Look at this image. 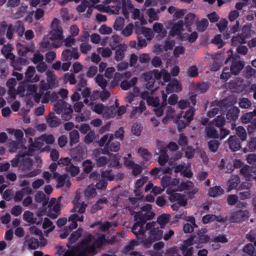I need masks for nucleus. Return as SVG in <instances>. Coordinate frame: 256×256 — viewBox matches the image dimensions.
Instances as JSON below:
<instances>
[{
	"mask_svg": "<svg viewBox=\"0 0 256 256\" xmlns=\"http://www.w3.org/2000/svg\"><path fill=\"white\" fill-rule=\"evenodd\" d=\"M98 52L100 53L102 56L104 58H108L112 54V50L111 49L108 48H98L97 49Z\"/></svg>",
	"mask_w": 256,
	"mask_h": 256,
	"instance_id": "obj_64",
	"label": "nucleus"
},
{
	"mask_svg": "<svg viewBox=\"0 0 256 256\" xmlns=\"http://www.w3.org/2000/svg\"><path fill=\"white\" fill-rule=\"evenodd\" d=\"M176 191H186L187 192L188 194L191 196L197 193L198 191V188L196 187L192 182L190 181H187L185 182H182L180 186H178Z\"/></svg>",
	"mask_w": 256,
	"mask_h": 256,
	"instance_id": "obj_19",
	"label": "nucleus"
},
{
	"mask_svg": "<svg viewBox=\"0 0 256 256\" xmlns=\"http://www.w3.org/2000/svg\"><path fill=\"white\" fill-rule=\"evenodd\" d=\"M202 247L200 243L196 244V240L190 238L183 242L179 247L182 256H192L194 253V248H199Z\"/></svg>",
	"mask_w": 256,
	"mask_h": 256,
	"instance_id": "obj_12",
	"label": "nucleus"
},
{
	"mask_svg": "<svg viewBox=\"0 0 256 256\" xmlns=\"http://www.w3.org/2000/svg\"><path fill=\"white\" fill-rule=\"evenodd\" d=\"M206 134L208 137L210 138H218L219 135L218 134L216 129L210 126H208L206 130Z\"/></svg>",
	"mask_w": 256,
	"mask_h": 256,
	"instance_id": "obj_58",
	"label": "nucleus"
},
{
	"mask_svg": "<svg viewBox=\"0 0 256 256\" xmlns=\"http://www.w3.org/2000/svg\"><path fill=\"white\" fill-rule=\"evenodd\" d=\"M177 192L171 187L168 188L166 190L170 201L174 202L171 206L174 210H178L179 206H184L187 204L188 200L185 196L178 193Z\"/></svg>",
	"mask_w": 256,
	"mask_h": 256,
	"instance_id": "obj_10",
	"label": "nucleus"
},
{
	"mask_svg": "<svg viewBox=\"0 0 256 256\" xmlns=\"http://www.w3.org/2000/svg\"><path fill=\"white\" fill-rule=\"evenodd\" d=\"M60 206L61 204L60 200L54 198H52L48 204L50 210L54 212H57L60 210Z\"/></svg>",
	"mask_w": 256,
	"mask_h": 256,
	"instance_id": "obj_46",
	"label": "nucleus"
},
{
	"mask_svg": "<svg viewBox=\"0 0 256 256\" xmlns=\"http://www.w3.org/2000/svg\"><path fill=\"white\" fill-rule=\"evenodd\" d=\"M240 179L236 176H233L228 182V190L230 192L231 190L236 188L238 190L243 189V185H239Z\"/></svg>",
	"mask_w": 256,
	"mask_h": 256,
	"instance_id": "obj_28",
	"label": "nucleus"
},
{
	"mask_svg": "<svg viewBox=\"0 0 256 256\" xmlns=\"http://www.w3.org/2000/svg\"><path fill=\"white\" fill-rule=\"evenodd\" d=\"M160 146L162 148L159 147V149L160 150L162 154H160L158 162L162 166L164 165L166 162L168 161V156L166 154L165 152L166 147L164 146V144L161 143Z\"/></svg>",
	"mask_w": 256,
	"mask_h": 256,
	"instance_id": "obj_48",
	"label": "nucleus"
},
{
	"mask_svg": "<svg viewBox=\"0 0 256 256\" xmlns=\"http://www.w3.org/2000/svg\"><path fill=\"white\" fill-rule=\"evenodd\" d=\"M96 82L102 88H106L107 82L101 74H98L94 78Z\"/></svg>",
	"mask_w": 256,
	"mask_h": 256,
	"instance_id": "obj_63",
	"label": "nucleus"
},
{
	"mask_svg": "<svg viewBox=\"0 0 256 256\" xmlns=\"http://www.w3.org/2000/svg\"><path fill=\"white\" fill-rule=\"evenodd\" d=\"M27 92L28 94L34 95L35 100L37 102H39L40 99L43 94V92L40 90V92H37V89L35 84H29L27 88Z\"/></svg>",
	"mask_w": 256,
	"mask_h": 256,
	"instance_id": "obj_32",
	"label": "nucleus"
},
{
	"mask_svg": "<svg viewBox=\"0 0 256 256\" xmlns=\"http://www.w3.org/2000/svg\"><path fill=\"white\" fill-rule=\"evenodd\" d=\"M206 230L205 229H202L198 232V237H192V238L196 240V244L200 243L202 244V247L203 244L209 242L210 238L208 235L204 234L206 233Z\"/></svg>",
	"mask_w": 256,
	"mask_h": 256,
	"instance_id": "obj_30",
	"label": "nucleus"
},
{
	"mask_svg": "<svg viewBox=\"0 0 256 256\" xmlns=\"http://www.w3.org/2000/svg\"><path fill=\"white\" fill-rule=\"evenodd\" d=\"M44 144H46L42 136L37 138L34 142L30 146L28 154H26L27 152L26 148H22L19 154L11 161L12 166H18L20 169L25 172L30 170L32 163L29 156L32 155L33 153L36 154V152H38L41 148H43Z\"/></svg>",
	"mask_w": 256,
	"mask_h": 256,
	"instance_id": "obj_1",
	"label": "nucleus"
},
{
	"mask_svg": "<svg viewBox=\"0 0 256 256\" xmlns=\"http://www.w3.org/2000/svg\"><path fill=\"white\" fill-rule=\"evenodd\" d=\"M190 165L188 164L186 165H178L176 167L174 172L176 173L180 172L182 175L187 177L190 178L192 176V172L190 169Z\"/></svg>",
	"mask_w": 256,
	"mask_h": 256,
	"instance_id": "obj_26",
	"label": "nucleus"
},
{
	"mask_svg": "<svg viewBox=\"0 0 256 256\" xmlns=\"http://www.w3.org/2000/svg\"><path fill=\"white\" fill-rule=\"evenodd\" d=\"M243 67L244 64L240 61H234L230 68V72L232 73L236 74L240 72Z\"/></svg>",
	"mask_w": 256,
	"mask_h": 256,
	"instance_id": "obj_49",
	"label": "nucleus"
},
{
	"mask_svg": "<svg viewBox=\"0 0 256 256\" xmlns=\"http://www.w3.org/2000/svg\"><path fill=\"white\" fill-rule=\"evenodd\" d=\"M12 50V46L8 44L4 45L2 48V52L5 56L6 58H9L11 60V64L14 68L15 70H21L22 68L19 66L18 63L22 64L23 62H26V60L22 58H20L16 60H15L14 55L11 52Z\"/></svg>",
	"mask_w": 256,
	"mask_h": 256,
	"instance_id": "obj_13",
	"label": "nucleus"
},
{
	"mask_svg": "<svg viewBox=\"0 0 256 256\" xmlns=\"http://www.w3.org/2000/svg\"><path fill=\"white\" fill-rule=\"evenodd\" d=\"M102 150H104L103 148H99V149H96V150H95L94 152H93V154L96 157V164L98 166H104L105 164H107L108 166V156H100L99 157V155L100 153H102Z\"/></svg>",
	"mask_w": 256,
	"mask_h": 256,
	"instance_id": "obj_23",
	"label": "nucleus"
},
{
	"mask_svg": "<svg viewBox=\"0 0 256 256\" xmlns=\"http://www.w3.org/2000/svg\"><path fill=\"white\" fill-rule=\"evenodd\" d=\"M144 100L143 99L141 100L139 106L133 108V110L131 112L132 116H136L137 113L141 114L146 109V106Z\"/></svg>",
	"mask_w": 256,
	"mask_h": 256,
	"instance_id": "obj_47",
	"label": "nucleus"
},
{
	"mask_svg": "<svg viewBox=\"0 0 256 256\" xmlns=\"http://www.w3.org/2000/svg\"><path fill=\"white\" fill-rule=\"evenodd\" d=\"M46 74L47 76L48 82H46L44 80H42L40 82V87L41 90H48L54 86L58 84V80H56L53 72L48 70L47 71Z\"/></svg>",
	"mask_w": 256,
	"mask_h": 256,
	"instance_id": "obj_18",
	"label": "nucleus"
},
{
	"mask_svg": "<svg viewBox=\"0 0 256 256\" xmlns=\"http://www.w3.org/2000/svg\"><path fill=\"white\" fill-rule=\"evenodd\" d=\"M224 192V190L222 188L218 186H216L210 189L208 194L211 196L216 197L222 195Z\"/></svg>",
	"mask_w": 256,
	"mask_h": 256,
	"instance_id": "obj_50",
	"label": "nucleus"
},
{
	"mask_svg": "<svg viewBox=\"0 0 256 256\" xmlns=\"http://www.w3.org/2000/svg\"><path fill=\"white\" fill-rule=\"evenodd\" d=\"M170 218V216L168 214H162L160 216L157 220L158 224L161 228H164L166 224L168 222Z\"/></svg>",
	"mask_w": 256,
	"mask_h": 256,
	"instance_id": "obj_59",
	"label": "nucleus"
},
{
	"mask_svg": "<svg viewBox=\"0 0 256 256\" xmlns=\"http://www.w3.org/2000/svg\"><path fill=\"white\" fill-rule=\"evenodd\" d=\"M100 147H104L103 154H106L108 150L118 152L120 148V142L115 140L112 134H107L102 136L98 142Z\"/></svg>",
	"mask_w": 256,
	"mask_h": 256,
	"instance_id": "obj_9",
	"label": "nucleus"
},
{
	"mask_svg": "<svg viewBox=\"0 0 256 256\" xmlns=\"http://www.w3.org/2000/svg\"><path fill=\"white\" fill-rule=\"evenodd\" d=\"M143 76L146 81L152 82H154V79H160L162 78L165 82H168L170 78V74L168 72L165 70H162L160 72L158 70H154L152 72H150L143 74Z\"/></svg>",
	"mask_w": 256,
	"mask_h": 256,
	"instance_id": "obj_14",
	"label": "nucleus"
},
{
	"mask_svg": "<svg viewBox=\"0 0 256 256\" xmlns=\"http://www.w3.org/2000/svg\"><path fill=\"white\" fill-rule=\"evenodd\" d=\"M124 164L127 167L132 170V172L134 175H138L141 173L142 171V168L140 166L134 164L130 160H124Z\"/></svg>",
	"mask_w": 256,
	"mask_h": 256,
	"instance_id": "obj_34",
	"label": "nucleus"
},
{
	"mask_svg": "<svg viewBox=\"0 0 256 256\" xmlns=\"http://www.w3.org/2000/svg\"><path fill=\"white\" fill-rule=\"evenodd\" d=\"M124 26V20L121 17L118 18L114 24V28L117 30H122Z\"/></svg>",
	"mask_w": 256,
	"mask_h": 256,
	"instance_id": "obj_57",
	"label": "nucleus"
},
{
	"mask_svg": "<svg viewBox=\"0 0 256 256\" xmlns=\"http://www.w3.org/2000/svg\"><path fill=\"white\" fill-rule=\"evenodd\" d=\"M109 166H116L118 165L120 156L118 154H112L108 156Z\"/></svg>",
	"mask_w": 256,
	"mask_h": 256,
	"instance_id": "obj_51",
	"label": "nucleus"
},
{
	"mask_svg": "<svg viewBox=\"0 0 256 256\" xmlns=\"http://www.w3.org/2000/svg\"><path fill=\"white\" fill-rule=\"evenodd\" d=\"M196 18V15L194 13L190 12L187 14L184 18V26L186 27H189L194 21Z\"/></svg>",
	"mask_w": 256,
	"mask_h": 256,
	"instance_id": "obj_56",
	"label": "nucleus"
},
{
	"mask_svg": "<svg viewBox=\"0 0 256 256\" xmlns=\"http://www.w3.org/2000/svg\"><path fill=\"white\" fill-rule=\"evenodd\" d=\"M146 232L148 234V238H145V240H146V244L149 242H152L162 238L163 232L158 228L157 222L148 223L146 225Z\"/></svg>",
	"mask_w": 256,
	"mask_h": 256,
	"instance_id": "obj_11",
	"label": "nucleus"
},
{
	"mask_svg": "<svg viewBox=\"0 0 256 256\" xmlns=\"http://www.w3.org/2000/svg\"><path fill=\"white\" fill-rule=\"evenodd\" d=\"M146 13L148 17L149 22L152 23L153 22L158 20H159L158 12L154 8H148L146 10Z\"/></svg>",
	"mask_w": 256,
	"mask_h": 256,
	"instance_id": "obj_44",
	"label": "nucleus"
},
{
	"mask_svg": "<svg viewBox=\"0 0 256 256\" xmlns=\"http://www.w3.org/2000/svg\"><path fill=\"white\" fill-rule=\"evenodd\" d=\"M194 114V110L192 108L186 110L182 116V111L176 112L172 106H169L167 108L166 115L162 122L164 124H166L169 120L172 119L177 124L178 128L181 129L185 128L190 123L192 120Z\"/></svg>",
	"mask_w": 256,
	"mask_h": 256,
	"instance_id": "obj_7",
	"label": "nucleus"
},
{
	"mask_svg": "<svg viewBox=\"0 0 256 256\" xmlns=\"http://www.w3.org/2000/svg\"><path fill=\"white\" fill-rule=\"evenodd\" d=\"M107 2H112L114 5H110L104 8V11L110 14H118L122 10L124 16H126L129 11L132 9V4L129 0H106Z\"/></svg>",
	"mask_w": 256,
	"mask_h": 256,
	"instance_id": "obj_8",
	"label": "nucleus"
},
{
	"mask_svg": "<svg viewBox=\"0 0 256 256\" xmlns=\"http://www.w3.org/2000/svg\"><path fill=\"white\" fill-rule=\"evenodd\" d=\"M240 173L245 177L246 180H250L252 178L256 180V172L251 171L250 174V168L247 166H245L242 168Z\"/></svg>",
	"mask_w": 256,
	"mask_h": 256,
	"instance_id": "obj_38",
	"label": "nucleus"
},
{
	"mask_svg": "<svg viewBox=\"0 0 256 256\" xmlns=\"http://www.w3.org/2000/svg\"><path fill=\"white\" fill-rule=\"evenodd\" d=\"M182 85L180 82L176 80H174L168 84L166 90L169 94L174 92H178L182 90Z\"/></svg>",
	"mask_w": 256,
	"mask_h": 256,
	"instance_id": "obj_31",
	"label": "nucleus"
},
{
	"mask_svg": "<svg viewBox=\"0 0 256 256\" xmlns=\"http://www.w3.org/2000/svg\"><path fill=\"white\" fill-rule=\"evenodd\" d=\"M239 112L240 110L238 108L235 106L230 107L226 114L227 119L230 122L235 121L238 118Z\"/></svg>",
	"mask_w": 256,
	"mask_h": 256,
	"instance_id": "obj_39",
	"label": "nucleus"
},
{
	"mask_svg": "<svg viewBox=\"0 0 256 256\" xmlns=\"http://www.w3.org/2000/svg\"><path fill=\"white\" fill-rule=\"evenodd\" d=\"M66 170L72 176H76L80 172L79 168L72 164L66 166Z\"/></svg>",
	"mask_w": 256,
	"mask_h": 256,
	"instance_id": "obj_55",
	"label": "nucleus"
},
{
	"mask_svg": "<svg viewBox=\"0 0 256 256\" xmlns=\"http://www.w3.org/2000/svg\"><path fill=\"white\" fill-rule=\"evenodd\" d=\"M47 123L50 127L54 128L60 124V120L54 114H50L47 118Z\"/></svg>",
	"mask_w": 256,
	"mask_h": 256,
	"instance_id": "obj_45",
	"label": "nucleus"
},
{
	"mask_svg": "<svg viewBox=\"0 0 256 256\" xmlns=\"http://www.w3.org/2000/svg\"><path fill=\"white\" fill-rule=\"evenodd\" d=\"M138 78H133L130 80H124L120 84V87L124 90H128L134 86L138 82Z\"/></svg>",
	"mask_w": 256,
	"mask_h": 256,
	"instance_id": "obj_43",
	"label": "nucleus"
},
{
	"mask_svg": "<svg viewBox=\"0 0 256 256\" xmlns=\"http://www.w3.org/2000/svg\"><path fill=\"white\" fill-rule=\"evenodd\" d=\"M174 46V40H168L166 42L164 46L156 44L154 46V51L156 53L158 54L162 52L164 50L166 51L172 49Z\"/></svg>",
	"mask_w": 256,
	"mask_h": 256,
	"instance_id": "obj_36",
	"label": "nucleus"
},
{
	"mask_svg": "<svg viewBox=\"0 0 256 256\" xmlns=\"http://www.w3.org/2000/svg\"><path fill=\"white\" fill-rule=\"evenodd\" d=\"M82 230V228H78L74 232H72L69 237V241L72 243L76 242L78 238L81 236Z\"/></svg>",
	"mask_w": 256,
	"mask_h": 256,
	"instance_id": "obj_61",
	"label": "nucleus"
},
{
	"mask_svg": "<svg viewBox=\"0 0 256 256\" xmlns=\"http://www.w3.org/2000/svg\"><path fill=\"white\" fill-rule=\"evenodd\" d=\"M59 24L60 21L58 18L53 19L50 24L51 30L49 36L44 37L40 44L42 48H50L52 46L58 48L62 45L63 30Z\"/></svg>",
	"mask_w": 256,
	"mask_h": 256,
	"instance_id": "obj_5",
	"label": "nucleus"
},
{
	"mask_svg": "<svg viewBox=\"0 0 256 256\" xmlns=\"http://www.w3.org/2000/svg\"><path fill=\"white\" fill-rule=\"evenodd\" d=\"M154 216V213L152 211V206L150 204H146L142 208V213H137L134 216L136 222L134 224L132 228V233L136 236L141 242L146 245V232L145 222L146 220L151 219Z\"/></svg>",
	"mask_w": 256,
	"mask_h": 256,
	"instance_id": "obj_3",
	"label": "nucleus"
},
{
	"mask_svg": "<svg viewBox=\"0 0 256 256\" xmlns=\"http://www.w3.org/2000/svg\"><path fill=\"white\" fill-rule=\"evenodd\" d=\"M132 6V9L129 11L132 13V18L134 20H139L141 25H144L147 24L146 20L144 18V14L140 12V10L138 8H133V6ZM129 14L126 16H124L126 18H128Z\"/></svg>",
	"mask_w": 256,
	"mask_h": 256,
	"instance_id": "obj_22",
	"label": "nucleus"
},
{
	"mask_svg": "<svg viewBox=\"0 0 256 256\" xmlns=\"http://www.w3.org/2000/svg\"><path fill=\"white\" fill-rule=\"evenodd\" d=\"M55 226L54 225L52 222L48 218L44 219L42 224V228L46 230V232H52Z\"/></svg>",
	"mask_w": 256,
	"mask_h": 256,
	"instance_id": "obj_54",
	"label": "nucleus"
},
{
	"mask_svg": "<svg viewBox=\"0 0 256 256\" xmlns=\"http://www.w3.org/2000/svg\"><path fill=\"white\" fill-rule=\"evenodd\" d=\"M212 242L213 244H212V246L214 250H217L221 247L219 243H226L228 242V238L226 235L220 234L214 237Z\"/></svg>",
	"mask_w": 256,
	"mask_h": 256,
	"instance_id": "obj_27",
	"label": "nucleus"
},
{
	"mask_svg": "<svg viewBox=\"0 0 256 256\" xmlns=\"http://www.w3.org/2000/svg\"><path fill=\"white\" fill-rule=\"evenodd\" d=\"M184 24L182 20H180L175 23L172 26L170 34L172 36L177 35L180 38L182 34L184 32Z\"/></svg>",
	"mask_w": 256,
	"mask_h": 256,
	"instance_id": "obj_24",
	"label": "nucleus"
},
{
	"mask_svg": "<svg viewBox=\"0 0 256 256\" xmlns=\"http://www.w3.org/2000/svg\"><path fill=\"white\" fill-rule=\"evenodd\" d=\"M16 50L20 56H24L28 52H32L34 51V48L32 46H24L20 43L16 44Z\"/></svg>",
	"mask_w": 256,
	"mask_h": 256,
	"instance_id": "obj_37",
	"label": "nucleus"
},
{
	"mask_svg": "<svg viewBox=\"0 0 256 256\" xmlns=\"http://www.w3.org/2000/svg\"><path fill=\"white\" fill-rule=\"evenodd\" d=\"M91 109L96 113L102 114L106 118L114 116L116 112V108L114 106L106 107L102 104L92 103Z\"/></svg>",
	"mask_w": 256,
	"mask_h": 256,
	"instance_id": "obj_15",
	"label": "nucleus"
},
{
	"mask_svg": "<svg viewBox=\"0 0 256 256\" xmlns=\"http://www.w3.org/2000/svg\"><path fill=\"white\" fill-rule=\"evenodd\" d=\"M249 217V212L246 209L240 210L232 212L229 220L232 222H241Z\"/></svg>",
	"mask_w": 256,
	"mask_h": 256,
	"instance_id": "obj_17",
	"label": "nucleus"
},
{
	"mask_svg": "<svg viewBox=\"0 0 256 256\" xmlns=\"http://www.w3.org/2000/svg\"><path fill=\"white\" fill-rule=\"evenodd\" d=\"M254 116H256V110L244 114L242 117V122L244 124L248 123L252 120Z\"/></svg>",
	"mask_w": 256,
	"mask_h": 256,
	"instance_id": "obj_62",
	"label": "nucleus"
},
{
	"mask_svg": "<svg viewBox=\"0 0 256 256\" xmlns=\"http://www.w3.org/2000/svg\"><path fill=\"white\" fill-rule=\"evenodd\" d=\"M24 220L30 224H39V222H36L34 218V214L30 211H26L23 214Z\"/></svg>",
	"mask_w": 256,
	"mask_h": 256,
	"instance_id": "obj_52",
	"label": "nucleus"
},
{
	"mask_svg": "<svg viewBox=\"0 0 256 256\" xmlns=\"http://www.w3.org/2000/svg\"><path fill=\"white\" fill-rule=\"evenodd\" d=\"M79 196H76L73 201L74 207L71 210L73 214L68 218V220L71 222L68 228H65L60 231V236L62 238H66L72 230L76 229L78 227L77 222L84 221V212L87 206L84 202L78 201Z\"/></svg>",
	"mask_w": 256,
	"mask_h": 256,
	"instance_id": "obj_4",
	"label": "nucleus"
},
{
	"mask_svg": "<svg viewBox=\"0 0 256 256\" xmlns=\"http://www.w3.org/2000/svg\"><path fill=\"white\" fill-rule=\"evenodd\" d=\"M136 32L138 34H144L148 40H150L154 36L150 28L144 26L136 27Z\"/></svg>",
	"mask_w": 256,
	"mask_h": 256,
	"instance_id": "obj_33",
	"label": "nucleus"
},
{
	"mask_svg": "<svg viewBox=\"0 0 256 256\" xmlns=\"http://www.w3.org/2000/svg\"><path fill=\"white\" fill-rule=\"evenodd\" d=\"M217 220L218 222H225V220L220 216H216L213 214H206L202 218V222L204 224H207L214 220Z\"/></svg>",
	"mask_w": 256,
	"mask_h": 256,
	"instance_id": "obj_40",
	"label": "nucleus"
},
{
	"mask_svg": "<svg viewBox=\"0 0 256 256\" xmlns=\"http://www.w3.org/2000/svg\"><path fill=\"white\" fill-rule=\"evenodd\" d=\"M250 26H245L242 28V37L236 36L232 38V43L233 46H236L238 44L246 43L245 38L250 34Z\"/></svg>",
	"mask_w": 256,
	"mask_h": 256,
	"instance_id": "obj_20",
	"label": "nucleus"
},
{
	"mask_svg": "<svg viewBox=\"0 0 256 256\" xmlns=\"http://www.w3.org/2000/svg\"><path fill=\"white\" fill-rule=\"evenodd\" d=\"M198 38V34L196 32H192L190 27H186V32H184L180 39L184 41H188L190 42H194Z\"/></svg>",
	"mask_w": 256,
	"mask_h": 256,
	"instance_id": "obj_21",
	"label": "nucleus"
},
{
	"mask_svg": "<svg viewBox=\"0 0 256 256\" xmlns=\"http://www.w3.org/2000/svg\"><path fill=\"white\" fill-rule=\"evenodd\" d=\"M84 194L88 198H92L96 196V192L94 188V186L93 184L88 186L84 191Z\"/></svg>",
	"mask_w": 256,
	"mask_h": 256,
	"instance_id": "obj_53",
	"label": "nucleus"
},
{
	"mask_svg": "<svg viewBox=\"0 0 256 256\" xmlns=\"http://www.w3.org/2000/svg\"><path fill=\"white\" fill-rule=\"evenodd\" d=\"M228 142L229 143L230 148L233 151L238 150L240 148V145L238 140L235 136H230Z\"/></svg>",
	"mask_w": 256,
	"mask_h": 256,
	"instance_id": "obj_41",
	"label": "nucleus"
},
{
	"mask_svg": "<svg viewBox=\"0 0 256 256\" xmlns=\"http://www.w3.org/2000/svg\"><path fill=\"white\" fill-rule=\"evenodd\" d=\"M8 132L12 135H14L18 142H12L10 144V152H14L18 148L22 147V142L20 140L23 137L22 132L20 130L8 129Z\"/></svg>",
	"mask_w": 256,
	"mask_h": 256,
	"instance_id": "obj_16",
	"label": "nucleus"
},
{
	"mask_svg": "<svg viewBox=\"0 0 256 256\" xmlns=\"http://www.w3.org/2000/svg\"><path fill=\"white\" fill-rule=\"evenodd\" d=\"M164 246L162 242H158L155 244L152 250L149 252L151 256H164V253L162 250Z\"/></svg>",
	"mask_w": 256,
	"mask_h": 256,
	"instance_id": "obj_35",
	"label": "nucleus"
},
{
	"mask_svg": "<svg viewBox=\"0 0 256 256\" xmlns=\"http://www.w3.org/2000/svg\"><path fill=\"white\" fill-rule=\"evenodd\" d=\"M92 236L89 235L76 248L69 249L63 256H91L96 252V248L102 246L105 242L104 235H102L94 242H92Z\"/></svg>",
	"mask_w": 256,
	"mask_h": 256,
	"instance_id": "obj_2",
	"label": "nucleus"
},
{
	"mask_svg": "<svg viewBox=\"0 0 256 256\" xmlns=\"http://www.w3.org/2000/svg\"><path fill=\"white\" fill-rule=\"evenodd\" d=\"M70 144L72 146L76 144L79 140V134L78 131L75 130L70 132Z\"/></svg>",
	"mask_w": 256,
	"mask_h": 256,
	"instance_id": "obj_60",
	"label": "nucleus"
},
{
	"mask_svg": "<svg viewBox=\"0 0 256 256\" xmlns=\"http://www.w3.org/2000/svg\"><path fill=\"white\" fill-rule=\"evenodd\" d=\"M32 192L31 188L30 187H26L22 188L20 190L18 191L14 198L16 202H20L22 199L24 194H30Z\"/></svg>",
	"mask_w": 256,
	"mask_h": 256,
	"instance_id": "obj_42",
	"label": "nucleus"
},
{
	"mask_svg": "<svg viewBox=\"0 0 256 256\" xmlns=\"http://www.w3.org/2000/svg\"><path fill=\"white\" fill-rule=\"evenodd\" d=\"M147 90L140 92V88L138 86L133 88L132 92L128 93L125 97L127 102L131 103L134 100L135 98L140 96L142 99L145 100L148 105L156 107L159 104V99L158 97H154L152 96L155 89H153V82H148L146 85Z\"/></svg>",
	"mask_w": 256,
	"mask_h": 256,
	"instance_id": "obj_6",
	"label": "nucleus"
},
{
	"mask_svg": "<svg viewBox=\"0 0 256 256\" xmlns=\"http://www.w3.org/2000/svg\"><path fill=\"white\" fill-rule=\"evenodd\" d=\"M66 178L67 176L66 174L61 175L58 172L53 173V178L58 182L56 184L57 188H61L64 186V184H66L67 187L70 186V182L68 180L66 181Z\"/></svg>",
	"mask_w": 256,
	"mask_h": 256,
	"instance_id": "obj_25",
	"label": "nucleus"
},
{
	"mask_svg": "<svg viewBox=\"0 0 256 256\" xmlns=\"http://www.w3.org/2000/svg\"><path fill=\"white\" fill-rule=\"evenodd\" d=\"M35 72V68L34 66H30L28 68L25 74L26 78L27 81L32 82H36L40 80V76L37 74L33 78Z\"/></svg>",
	"mask_w": 256,
	"mask_h": 256,
	"instance_id": "obj_29",
	"label": "nucleus"
}]
</instances>
